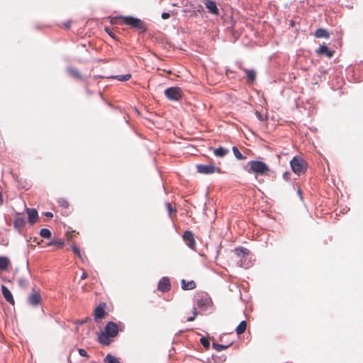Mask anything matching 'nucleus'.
<instances>
[{
	"label": "nucleus",
	"instance_id": "nucleus-1",
	"mask_svg": "<svg viewBox=\"0 0 363 363\" xmlns=\"http://www.w3.org/2000/svg\"><path fill=\"white\" fill-rule=\"evenodd\" d=\"M249 255L250 251L243 247L235 248L229 255V264L233 267L248 268L250 266Z\"/></svg>",
	"mask_w": 363,
	"mask_h": 363
},
{
	"label": "nucleus",
	"instance_id": "nucleus-2",
	"mask_svg": "<svg viewBox=\"0 0 363 363\" xmlns=\"http://www.w3.org/2000/svg\"><path fill=\"white\" fill-rule=\"evenodd\" d=\"M124 325L121 323L117 324L116 323L110 321L105 326L104 333H101L99 335V341L100 343L108 345L110 344V337H115L118 335L119 331L124 330Z\"/></svg>",
	"mask_w": 363,
	"mask_h": 363
},
{
	"label": "nucleus",
	"instance_id": "nucleus-3",
	"mask_svg": "<svg viewBox=\"0 0 363 363\" xmlns=\"http://www.w3.org/2000/svg\"><path fill=\"white\" fill-rule=\"evenodd\" d=\"M112 23L125 24L130 26L133 28L138 29L142 32L146 30L145 23L139 18L128 16L116 18L111 21Z\"/></svg>",
	"mask_w": 363,
	"mask_h": 363
},
{
	"label": "nucleus",
	"instance_id": "nucleus-4",
	"mask_svg": "<svg viewBox=\"0 0 363 363\" xmlns=\"http://www.w3.org/2000/svg\"><path fill=\"white\" fill-rule=\"evenodd\" d=\"M291 167L293 172L297 174L301 175L304 174L307 170V162L299 156H295L290 162Z\"/></svg>",
	"mask_w": 363,
	"mask_h": 363
},
{
	"label": "nucleus",
	"instance_id": "nucleus-5",
	"mask_svg": "<svg viewBox=\"0 0 363 363\" xmlns=\"http://www.w3.org/2000/svg\"><path fill=\"white\" fill-rule=\"evenodd\" d=\"M250 172L256 174L265 175L269 171V167L263 162L252 160L249 162Z\"/></svg>",
	"mask_w": 363,
	"mask_h": 363
},
{
	"label": "nucleus",
	"instance_id": "nucleus-6",
	"mask_svg": "<svg viewBox=\"0 0 363 363\" xmlns=\"http://www.w3.org/2000/svg\"><path fill=\"white\" fill-rule=\"evenodd\" d=\"M196 170L199 173L202 174H211L213 173H221V169L220 167H216L213 164H197L196 166Z\"/></svg>",
	"mask_w": 363,
	"mask_h": 363
},
{
	"label": "nucleus",
	"instance_id": "nucleus-7",
	"mask_svg": "<svg viewBox=\"0 0 363 363\" xmlns=\"http://www.w3.org/2000/svg\"><path fill=\"white\" fill-rule=\"evenodd\" d=\"M165 96L171 101H179L183 96V91L177 86L169 87L164 91Z\"/></svg>",
	"mask_w": 363,
	"mask_h": 363
},
{
	"label": "nucleus",
	"instance_id": "nucleus-8",
	"mask_svg": "<svg viewBox=\"0 0 363 363\" xmlns=\"http://www.w3.org/2000/svg\"><path fill=\"white\" fill-rule=\"evenodd\" d=\"M106 303H101L94 311V319L98 321L104 318L106 314Z\"/></svg>",
	"mask_w": 363,
	"mask_h": 363
},
{
	"label": "nucleus",
	"instance_id": "nucleus-9",
	"mask_svg": "<svg viewBox=\"0 0 363 363\" xmlns=\"http://www.w3.org/2000/svg\"><path fill=\"white\" fill-rule=\"evenodd\" d=\"M171 289L170 280L168 277H162L157 284V289L162 292L169 291Z\"/></svg>",
	"mask_w": 363,
	"mask_h": 363
},
{
	"label": "nucleus",
	"instance_id": "nucleus-10",
	"mask_svg": "<svg viewBox=\"0 0 363 363\" xmlns=\"http://www.w3.org/2000/svg\"><path fill=\"white\" fill-rule=\"evenodd\" d=\"M183 239L186 244L191 248L194 249L196 245V241L194 239V234L191 231L186 230L183 235Z\"/></svg>",
	"mask_w": 363,
	"mask_h": 363
},
{
	"label": "nucleus",
	"instance_id": "nucleus-11",
	"mask_svg": "<svg viewBox=\"0 0 363 363\" xmlns=\"http://www.w3.org/2000/svg\"><path fill=\"white\" fill-rule=\"evenodd\" d=\"M196 304L199 308L205 311L207 310L208 308L212 304V301L210 297L206 295L205 296L198 299Z\"/></svg>",
	"mask_w": 363,
	"mask_h": 363
},
{
	"label": "nucleus",
	"instance_id": "nucleus-12",
	"mask_svg": "<svg viewBox=\"0 0 363 363\" xmlns=\"http://www.w3.org/2000/svg\"><path fill=\"white\" fill-rule=\"evenodd\" d=\"M28 303L33 306H37L41 302V296L38 291H33V293L28 296Z\"/></svg>",
	"mask_w": 363,
	"mask_h": 363
},
{
	"label": "nucleus",
	"instance_id": "nucleus-13",
	"mask_svg": "<svg viewBox=\"0 0 363 363\" xmlns=\"http://www.w3.org/2000/svg\"><path fill=\"white\" fill-rule=\"evenodd\" d=\"M316 53L319 55H325L328 58H331L334 55V51L330 50L325 44L318 48Z\"/></svg>",
	"mask_w": 363,
	"mask_h": 363
},
{
	"label": "nucleus",
	"instance_id": "nucleus-14",
	"mask_svg": "<svg viewBox=\"0 0 363 363\" xmlns=\"http://www.w3.org/2000/svg\"><path fill=\"white\" fill-rule=\"evenodd\" d=\"M205 5L211 13L216 16L219 14V9L215 1L212 0H206Z\"/></svg>",
	"mask_w": 363,
	"mask_h": 363
},
{
	"label": "nucleus",
	"instance_id": "nucleus-15",
	"mask_svg": "<svg viewBox=\"0 0 363 363\" xmlns=\"http://www.w3.org/2000/svg\"><path fill=\"white\" fill-rule=\"evenodd\" d=\"M1 292L4 298L6 299V301L10 303L12 305H14V299L12 296V294L9 291V289L4 285L1 286Z\"/></svg>",
	"mask_w": 363,
	"mask_h": 363
},
{
	"label": "nucleus",
	"instance_id": "nucleus-16",
	"mask_svg": "<svg viewBox=\"0 0 363 363\" xmlns=\"http://www.w3.org/2000/svg\"><path fill=\"white\" fill-rule=\"evenodd\" d=\"M29 223L33 225L34 224L38 218V211L35 208H27L26 210Z\"/></svg>",
	"mask_w": 363,
	"mask_h": 363
},
{
	"label": "nucleus",
	"instance_id": "nucleus-17",
	"mask_svg": "<svg viewBox=\"0 0 363 363\" xmlns=\"http://www.w3.org/2000/svg\"><path fill=\"white\" fill-rule=\"evenodd\" d=\"M67 70V72L69 73V74L72 78H74L77 80H82V79H83L82 74L78 69H77L75 67H68Z\"/></svg>",
	"mask_w": 363,
	"mask_h": 363
},
{
	"label": "nucleus",
	"instance_id": "nucleus-18",
	"mask_svg": "<svg viewBox=\"0 0 363 363\" xmlns=\"http://www.w3.org/2000/svg\"><path fill=\"white\" fill-rule=\"evenodd\" d=\"M241 69L246 74L248 83H252L256 79V72L253 69H248L241 67Z\"/></svg>",
	"mask_w": 363,
	"mask_h": 363
},
{
	"label": "nucleus",
	"instance_id": "nucleus-19",
	"mask_svg": "<svg viewBox=\"0 0 363 363\" xmlns=\"http://www.w3.org/2000/svg\"><path fill=\"white\" fill-rule=\"evenodd\" d=\"M196 283L194 281H186L184 279L182 280V288L184 290H192L196 288Z\"/></svg>",
	"mask_w": 363,
	"mask_h": 363
},
{
	"label": "nucleus",
	"instance_id": "nucleus-20",
	"mask_svg": "<svg viewBox=\"0 0 363 363\" xmlns=\"http://www.w3.org/2000/svg\"><path fill=\"white\" fill-rule=\"evenodd\" d=\"M315 36L318 38H328L330 37V34L326 29L318 28L315 32Z\"/></svg>",
	"mask_w": 363,
	"mask_h": 363
},
{
	"label": "nucleus",
	"instance_id": "nucleus-21",
	"mask_svg": "<svg viewBox=\"0 0 363 363\" xmlns=\"http://www.w3.org/2000/svg\"><path fill=\"white\" fill-rule=\"evenodd\" d=\"M25 219L22 217H17L13 221V226L18 230H21L25 225Z\"/></svg>",
	"mask_w": 363,
	"mask_h": 363
},
{
	"label": "nucleus",
	"instance_id": "nucleus-22",
	"mask_svg": "<svg viewBox=\"0 0 363 363\" xmlns=\"http://www.w3.org/2000/svg\"><path fill=\"white\" fill-rule=\"evenodd\" d=\"M11 264L10 260L6 257H0V269L6 270Z\"/></svg>",
	"mask_w": 363,
	"mask_h": 363
},
{
	"label": "nucleus",
	"instance_id": "nucleus-23",
	"mask_svg": "<svg viewBox=\"0 0 363 363\" xmlns=\"http://www.w3.org/2000/svg\"><path fill=\"white\" fill-rule=\"evenodd\" d=\"M247 328V322L243 320L237 326L235 331L238 335H241L245 333Z\"/></svg>",
	"mask_w": 363,
	"mask_h": 363
},
{
	"label": "nucleus",
	"instance_id": "nucleus-24",
	"mask_svg": "<svg viewBox=\"0 0 363 363\" xmlns=\"http://www.w3.org/2000/svg\"><path fill=\"white\" fill-rule=\"evenodd\" d=\"M227 152H228V150L223 147H220L214 150V152H213L214 155L216 157H223L225 156Z\"/></svg>",
	"mask_w": 363,
	"mask_h": 363
},
{
	"label": "nucleus",
	"instance_id": "nucleus-25",
	"mask_svg": "<svg viewBox=\"0 0 363 363\" xmlns=\"http://www.w3.org/2000/svg\"><path fill=\"white\" fill-rule=\"evenodd\" d=\"M64 245H65V242L61 239L56 240H52V241H50V242L48 243V245H50V246L54 245V246L57 247L59 249L62 248Z\"/></svg>",
	"mask_w": 363,
	"mask_h": 363
},
{
	"label": "nucleus",
	"instance_id": "nucleus-26",
	"mask_svg": "<svg viewBox=\"0 0 363 363\" xmlns=\"http://www.w3.org/2000/svg\"><path fill=\"white\" fill-rule=\"evenodd\" d=\"M233 154L235 155V157L238 159V160H245L246 159V157L244 156L240 151L238 149L237 147L234 146L233 147Z\"/></svg>",
	"mask_w": 363,
	"mask_h": 363
},
{
	"label": "nucleus",
	"instance_id": "nucleus-27",
	"mask_svg": "<svg viewBox=\"0 0 363 363\" xmlns=\"http://www.w3.org/2000/svg\"><path fill=\"white\" fill-rule=\"evenodd\" d=\"M40 235L43 238H50L51 235H52V233H51V231L49 229L43 228L40 231Z\"/></svg>",
	"mask_w": 363,
	"mask_h": 363
},
{
	"label": "nucleus",
	"instance_id": "nucleus-28",
	"mask_svg": "<svg viewBox=\"0 0 363 363\" xmlns=\"http://www.w3.org/2000/svg\"><path fill=\"white\" fill-rule=\"evenodd\" d=\"M212 347L213 349H215L217 352H220L222 350H224L227 349L229 346L228 345H223L218 343L213 342L212 345Z\"/></svg>",
	"mask_w": 363,
	"mask_h": 363
},
{
	"label": "nucleus",
	"instance_id": "nucleus-29",
	"mask_svg": "<svg viewBox=\"0 0 363 363\" xmlns=\"http://www.w3.org/2000/svg\"><path fill=\"white\" fill-rule=\"evenodd\" d=\"M57 203H58L59 206L62 208H67L69 206V202L62 198L58 199Z\"/></svg>",
	"mask_w": 363,
	"mask_h": 363
},
{
	"label": "nucleus",
	"instance_id": "nucleus-30",
	"mask_svg": "<svg viewBox=\"0 0 363 363\" xmlns=\"http://www.w3.org/2000/svg\"><path fill=\"white\" fill-rule=\"evenodd\" d=\"M115 79H117L121 82H126L131 78V75L130 74H124V75H118L114 77Z\"/></svg>",
	"mask_w": 363,
	"mask_h": 363
},
{
	"label": "nucleus",
	"instance_id": "nucleus-31",
	"mask_svg": "<svg viewBox=\"0 0 363 363\" xmlns=\"http://www.w3.org/2000/svg\"><path fill=\"white\" fill-rule=\"evenodd\" d=\"M201 344L205 347L206 350H208L210 347V342L207 337H202L200 339Z\"/></svg>",
	"mask_w": 363,
	"mask_h": 363
},
{
	"label": "nucleus",
	"instance_id": "nucleus-32",
	"mask_svg": "<svg viewBox=\"0 0 363 363\" xmlns=\"http://www.w3.org/2000/svg\"><path fill=\"white\" fill-rule=\"evenodd\" d=\"M105 361L107 362V363H120L117 358L111 354H108L106 357Z\"/></svg>",
	"mask_w": 363,
	"mask_h": 363
},
{
	"label": "nucleus",
	"instance_id": "nucleus-33",
	"mask_svg": "<svg viewBox=\"0 0 363 363\" xmlns=\"http://www.w3.org/2000/svg\"><path fill=\"white\" fill-rule=\"evenodd\" d=\"M71 247H72V250L73 252L77 256H78L82 260H83L79 248L74 243H73Z\"/></svg>",
	"mask_w": 363,
	"mask_h": 363
},
{
	"label": "nucleus",
	"instance_id": "nucleus-34",
	"mask_svg": "<svg viewBox=\"0 0 363 363\" xmlns=\"http://www.w3.org/2000/svg\"><path fill=\"white\" fill-rule=\"evenodd\" d=\"M166 208H167V210L169 212V216H171L172 213H176L177 212V210L175 208H174L171 203H166Z\"/></svg>",
	"mask_w": 363,
	"mask_h": 363
},
{
	"label": "nucleus",
	"instance_id": "nucleus-35",
	"mask_svg": "<svg viewBox=\"0 0 363 363\" xmlns=\"http://www.w3.org/2000/svg\"><path fill=\"white\" fill-rule=\"evenodd\" d=\"M18 283L21 288H26L27 286V281L25 279H19Z\"/></svg>",
	"mask_w": 363,
	"mask_h": 363
},
{
	"label": "nucleus",
	"instance_id": "nucleus-36",
	"mask_svg": "<svg viewBox=\"0 0 363 363\" xmlns=\"http://www.w3.org/2000/svg\"><path fill=\"white\" fill-rule=\"evenodd\" d=\"M255 116L261 121H263L266 119V117H264L261 113H259L257 111L255 112Z\"/></svg>",
	"mask_w": 363,
	"mask_h": 363
},
{
	"label": "nucleus",
	"instance_id": "nucleus-37",
	"mask_svg": "<svg viewBox=\"0 0 363 363\" xmlns=\"http://www.w3.org/2000/svg\"><path fill=\"white\" fill-rule=\"evenodd\" d=\"M79 354L82 357H88L86 351L84 349H79Z\"/></svg>",
	"mask_w": 363,
	"mask_h": 363
},
{
	"label": "nucleus",
	"instance_id": "nucleus-38",
	"mask_svg": "<svg viewBox=\"0 0 363 363\" xmlns=\"http://www.w3.org/2000/svg\"><path fill=\"white\" fill-rule=\"evenodd\" d=\"M105 31L110 35L111 36L112 38H115L114 36V34L113 33V32L111 31V30L109 28H105Z\"/></svg>",
	"mask_w": 363,
	"mask_h": 363
},
{
	"label": "nucleus",
	"instance_id": "nucleus-39",
	"mask_svg": "<svg viewBox=\"0 0 363 363\" xmlns=\"http://www.w3.org/2000/svg\"><path fill=\"white\" fill-rule=\"evenodd\" d=\"M169 17H170V15L169 13H162V19H168Z\"/></svg>",
	"mask_w": 363,
	"mask_h": 363
},
{
	"label": "nucleus",
	"instance_id": "nucleus-40",
	"mask_svg": "<svg viewBox=\"0 0 363 363\" xmlns=\"http://www.w3.org/2000/svg\"><path fill=\"white\" fill-rule=\"evenodd\" d=\"M71 23H72V21H66V22H64V23H63V25H64V26H65V28H69V27H70Z\"/></svg>",
	"mask_w": 363,
	"mask_h": 363
},
{
	"label": "nucleus",
	"instance_id": "nucleus-41",
	"mask_svg": "<svg viewBox=\"0 0 363 363\" xmlns=\"http://www.w3.org/2000/svg\"><path fill=\"white\" fill-rule=\"evenodd\" d=\"M44 215H45V216H46L47 218H52L53 217V214H52V213L49 212V211L45 212V213H44Z\"/></svg>",
	"mask_w": 363,
	"mask_h": 363
},
{
	"label": "nucleus",
	"instance_id": "nucleus-42",
	"mask_svg": "<svg viewBox=\"0 0 363 363\" xmlns=\"http://www.w3.org/2000/svg\"><path fill=\"white\" fill-rule=\"evenodd\" d=\"M192 313H193V316H194V317H195V318H196V317L197 316V315H198V312H197V311H196V308H194L193 309V311H192Z\"/></svg>",
	"mask_w": 363,
	"mask_h": 363
},
{
	"label": "nucleus",
	"instance_id": "nucleus-43",
	"mask_svg": "<svg viewBox=\"0 0 363 363\" xmlns=\"http://www.w3.org/2000/svg\"><path fill=\"white\" fill-rule=\"evenodd\" d=\"M87 274L86 272H83V274L81 276V279H85L87 277Z\"/></svg>",
	"mask_w": 363,
	"mask_h": 363
},
{
	"label": "nucleus",
	"instance_id": "nucleus-44",
	"mask_svg": "<svg viewBox=\"0 0 363 363\" xmlns=\"http://www.w3.org/2000/svg\"><path fill=\"white\" fill-rule=\"evenodd\" d=\"M195 318H196L195 317L191 316V317L188 318L186 320L189 321V322H191V321L194 320Z\"/></svg>",
	"mask_w": 363,
	"mask_h": 363
},
{
	"label": "nucleus",
	"instance_id": "nucleus-45",
	"mask_svg": "<svg viewBox=\"0 0 363 363\" xmlns=\"http://www.w3.org/2000/svg\"><path fill=\"white\" fill-rule=\"evenodd\" d=\"M289 173L286 172V173H284V177L285 179H288V176H289Z\"/></svg>",
	"mask_w": 363,
	"mask_h": 363
},
{
	"label": "nucleus",
	"instance_id": "nucleus-46",
	"mask_svg": "<svg viewBox=\"0 0 363 363\" xmlns=\"http://www.w3.org/2000/svg\"><path fill=\"white\" fill-rule=\"evenodd\" d=\"M3 202V199H2V194L0 192V204Z\"/></svg>",
	"mask_w": 363,
	"mask_h": 363
}]
</instances>
